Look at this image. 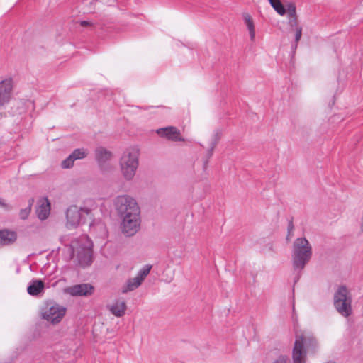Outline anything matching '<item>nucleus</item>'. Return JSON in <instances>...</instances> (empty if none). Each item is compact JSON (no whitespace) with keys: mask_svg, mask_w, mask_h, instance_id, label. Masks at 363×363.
<instances>
[{"mask_svg":"<svg viewBox=\"0 0 363 363\" xmlns=\"http://www.w3.org/2000/svg\"><path fill=\"white\" fill-rule=\"evenodd\" d=\"M297 46H298V43L294 42V43H292V45H291V50H292V52L294 53L295 52V50H296Z\"/></svg>","mask_w":363,"mask_h":363,"instance_id":"nucleus-32","label":"nucleus"},{"mask_svg":"<svg viewBox=\"0 0 363 363\" xmlns=\"http://www.w3.org/2000/svg\"><path fill=\"white\" fill-rule=\"evenodd\" d=\"M156 132L161 137L166 138L172 141H184V139L179 136L180 131L174 126L159 128Z\"/></svg>","mask_w":363,"mask_h":363,"instance_id":"nucleus-12","label":"nucleus"},{"mask_svg":"<svg viewBox=\"0 0 363 363\" xmlns=\"http://www.w3.org/2000/svg\"><path fill=\"white\" fill-rule=\"evenodd\" d=\"M141 282L138 280V278L137 277H135L134 278L129 279L125 286H124L122 289V293L126 294L128 291H133L138 288L141 285Z\"/></svg>","mask_w":363,"mask_h":363,"instance_id":"nucleus-20","label":"nucleus"},{"mask_svg":"<svg viewBox=\"0 0 363 363\" xmlns=\"http://www.w3.org/2000/svg\"><path fill=\"white\" fill-rule=\"evenodd\" d=\"M67 227L68 228H75L80 224H84L77 206H69L66 211Z\"/></svg>","mask_w":363,"mask_h":363,"instance_id":"nucleus-11","label":"nucleus"},{"mask_svg":"<svg viewBox=\"0 0 363 363\" xmlns=\"http://www.w3.org/2000/svg\"><path fill=\"white\" fill-rule=\"evenodd\" d=\"M296 27V33H295V41L296 43H298V41L301 39V35H302V28L300 26H295Z\"/></svg>","mask_w":363,"mask_h":363,"instance_id":"nucleus-27","label":"nucleus"},{"mask_svg":"<svg viewBox=\"0 0 363 363\" xmlns=\"http://www.w3.org/2000/svg\"><path fill=\"white\" fill-rule=\"evenodd\" d=\"M75 160L72 157L71 155H69L66 159H65L61 164V166L64 169H69L73 167L74 162Z\"/></svg>","mask_w":363,"mask_h":363,"instance_id":"nucleus-24","label":"nucleus"},{"mask_svg":"<svg viewBox=\"0 0 363 363\" xmlns=\"http://www.w3.org/2000/svg\"><path fill=\"white\" fill-rule=\"evenodd\" d=\"M94 288L90 284H75L65 289V293L71 296H87L94 293Z\"/></svg>","mask_w":363,"mask_h":363,"instance_id":"nucleus-9","label":"nucleus"},{"mask_svg":"<svg viewBox=\"0 0 363 363\" xmlns=\"http://www.w3.org/2000/svg\"><path fill=\"white\" fill-rule=\"evenodd\" d=\"M139 155L140 150L136 146L130 147L123 152L120 160V167L126 180H131L134 177L139 165Z\"/></svg>","mask_w":363,"mask_h":363,"instance_id":"nucleus-3","label":"nucleus"},{"mask_svg":"<svg viewBox=\"0 0 363 363\" xmlns=\"http://www.w3.org/2000/svg\"><path fill=\"white\" fill-rule=\"evenodd\" d=\"M242 16L250 34V40L254 42L255 39V29L254 22L249 13H243Z\"/></svg>","mask_w":363,"mask_h":363,"instance_id":"nucleus-18","label":"nucleus"},{"mask_svg":"<svg viewBox=\"0 0 363 363\" xmlns=\"http://www.w3.org/2000/svg\"><path fill=\"white\" fill-rule=\"evenodd\" d=\"M16 240V234L8 230H0V245L13 243Z\"/></svg>","mask_w":363,"mask_h":363,"instance_id":"nucleus-15","label":"nucleus"},{"mask_svg":"<svg viewBox=\"0 0 363 363\" xmlns=\"http://www.w3.org/2000/svg\"><path fill=\"white\" fill-rule=\"evenodd\" d=\"M30 211H31L30 205H29L26 208L21 209L19 212V216H20L21 219H22V220L27 219L30 213Z\"/></svg>","mask_w":363,"mask_h":363,"instance_id":"nucleus-26","label":"nucleus"},{"mask_svg":"<svg viewBox=\"0 0 363 363\" xmlns=\"http://www.w3.org/2000/svg\"><path fill=\"white\" fill-rule=\"evenodd\" d=\"M286 6L288 11L289 23L291 27L296 26L297 20L296 5L294 3L290 2L287 4Z\"/></svg>","mask_w":363,"mask_h":363,"instance_id":"nucleus-19","label":"nucleus"},{"mask_svg":"<svg viewBox=\"0 0 363 363\" xmlns=\"http://www.w3.org/2000/svg\"><path fill=\"white\" fill-rule=\"evenodd\" d=\"M66 308L55 303H48L42 311V318L52 324L61 321L65 315Z\"/></svg>","mask_w":363,"mask_h":363,"instance_id":"nucleus-5","label":"nucleus"},{"mask_svg":"<svg viewBox=\"0 0 363 363\" xmlns=\"http://www.w3.org/2000/svg\"><path fill=\"white\" fill-rule=\"evenodd\" d=\"M115 206L122 220V232L127 236L134 235L140 226V210L136 201L128 195L118 196Z\"/></svg>","mask_w":363,"mask_h":363,"instance_id":"nucleus-1","label":"nucleus"},{"mask_svg":"<svg viewBox=\"0 0 363 363\" xmlns=\"http://www.w3.org/2000/svg\"><path fill=\"white\" fill-rule=\"evenodd\" d=\"M218 138H216L212 143H211L210 148L208 151V158L204 161L203 167L206 168L207 166V164L208 162L209 158L212 156L213 150L217 144Z\"/></svg>","mask_w":363,"mask_h":363,"instance_id":"nucleus-25","label":"nucleus"},{"mask_svg":"<svg viewBox=\"0 0 363 363\" xmlns=\"http://www.w3.org/2000/svg\"><path fill=\"white\" fill-rule=\"evenodd\" d=\"M79 24L82 26H91L93 24L92 22L89 21H81L79 22Z\"/></svg>","mask_w":363,"mask_h":363,"instance_id":"nucleus-29","label":"nucleus"},{"mask_svg":"<svg viewBox=\"0 0 363 363\" xmlns=\"http://www.w3.org/2000/svg\"><path fill=\"white\" fill-rule=\"evenodd\" d=\"M97 208V204L94 199H86L83 205L78 208L80 211L81 217L83 220V223H86L87 220L90 221V226L94 225V211Z\"/></svg>","mask_w":363,"mask_h":363,"instance_id":"nucleus-7","label":"nucleus"},{"mask_svg":"<svg viewBox=\"0 0 363 363\" xmlns=\"http://www.w3.org/2000/svg\"><path fill=\"white\" fill-rule=\"evenodd\" d=\"M334 306L337 312L344 317L352 313V296L347 287L340 286L334 295Z\"/></svg>","mask_w":363,"mask_h":363,"instance_id":"nucleus-4","label":"nucleus"},{"mask_svg":"<svg viewBox=\"0 0 363 363\" xmlns=\"http://www.w3.org/2000/svg\"><path fill=\"white\" fill-rule=\"evenodd\" d=\"M13 86V80L11 77L0 81V110L11 101Z\"/></svg>","mask_w":363,"mask_h":363,"instance_id":"nucleus-6","label":"nucleus"},{"mask_svg":"<svg viewBox=\"0 0 363 363\" xmlns=\"http://www.w3.org/2000/svg\"><path fill=\"white\" fill-rule=\"evenodd\" d=\"M74 160L83 159L87 155V150L84 148H77L71 154Z\"/></svg>","mask_w":363,"mask_h":363,"instance_id":"nucleus-23","label":"nucleus"},{"mask_svg":"<svg viewBox=\"0 0 363 363\" xmlns=\"http://www.w3.org/2000/svg\"><path fill=\"white\" fill-rule=\"evenodd\" d=\"M0 206L4 207V208L7 207V204L6 203L4 199L1 197H0Z\"/></svg>","mask_w":363,"mask_h":363,"instance_id":"nucleus-31","label":"nucleus"},{"mask_svg":"<svg viewBox=\"0 0 363 363\" xmlns=\"http://www.w3.org/2000/svg\"><path fill=\"white\" fill-rule=\"evenodd\" d=\"M152 266L151 264L144 265L138 272L137 277L138 280L142 283L145 278L149 274Z\"/></svg>","mask_w":363,"mask_h":363,"instance_id":"nucleus-22","label":"nucleus"},{"mask_svg":"<svg viewBox=\"0 0 363 363\" xmlns=\"http://www.w3.org/2000/svg\"><path fill=\"white\" fill-rule=\"evenodd\" d=\"M92 246L91 241H88L86 246L80 245L77 252L78 263L82 267H87L92 262Z\"/></svg>","mask_w":363,"mask_h":363,"instance_id":"nucleus-10","label":"nucleus"},{"mask_svg":"<svg viewBox=\"0 0 363 363\" xmlns=\"http://www.w3.org/2000/svg\"><path fill=\"white\" fill-rule=\"evenodd\" d=\"M43 289L44 283L41 280L33 279L27 288V291L31 296H38Z\"/></svg>","mask_w":363,"mask_h":363,"instance_id":"nucleus-17","label":"nucleus"},{"mask_svg":"<svg viewBox=\"0 0 363 363\" xmlns=\"http://www.w3.org/2000/svg\"><path fill=\"white\" fill-rule=\"evenodd\" d=\"M50 211V203L47 199L37 208L36 214L40 220H45Z\"/></svg>","mask_w":363,"mask_h":363,"instance_id":"nucleus-16","label":"nucleus"},{"mask_svg":"<svg viewBox=\"0 0 363 363\" xmlns=\"http://www.w3.org/2000/svg\"><path fill=\"white\" fill-rule=\"evenodd\" d=\"M307 351L305 348V338L303 335L297 337L292 350L293 363H303Z\"/></svg>","mask_w":363,"mask_h":363,"instance_id":"nucleus-8","label":"nucleus"},{"mask_svg":"<svg viewBox=\"0 0 363 363\" xmlns=\"http://www.w3.org/2000/svg\"><path fill=\"white\" fill-rule=\"evenodd\" d=\"M269 2L278 14L280 16L286 14V10L280 0H269Z\"/></svg>","mask_w":363,"mask_h":363,"instance_id":"nucleus-21","label":"nucleus"},{"mask_svg":"<svg viewBox=\"0 0 363 363\" xmlns=\"http://www.w3.org/2000/svg\"><path fill=\"white\" fill-rule=\"evenodd\" d=\"M111 152L104 147H98L95 150L96 160L101 168H103L111 157Z\"/></svg>","mask_w":363,"mask_h":363,"instance_id":"nucleus-14","label":"nucleus"},{"mask_svg":"<svg viewBox=\"0 0 363 363\" xmlns=\"http://www.w3.org/2000/svg\"><path fill=\"white\" fill-rule=\"evenodd\" d=\"M126 308L125 302L122 298L115 299L111 305L107 306L109 311L118 318L124 315Z\"/></svg>","mask_w":363,"mask_h":363,"instance_id":"nucleus-13","label":"nucleus"},{"mask_svg":"<svg viewBox=\"0 0 363 363\" xmlns=\"http://www.w3.org/2000/svg\"><path fill=\"white\" fill-rule=\"evenodd\" d=\"M294 229V225H293V222L292 221H290L289 222V224H288V232H289V234L290 233V232H291Z\"/></svg>","mask_w":363,"mask_h":363,"instance_id":"nucleus-30","label":"nucleus"},{"mask_svg":"<svg viewBox=\"0 0 363 363\" xmlns=\"http://www.w3.org/2000/svg\"><path fill=\"white\" fill-rule=\"evenodd\" d=\"M274 363H289V358L286 355H280Z\"/></svg>","mask_w":363,"mask_h":363,"instance_id":"nucleus-28","label":"nucleus"},{"mask_svg":"<svg viewBox=\"0 0 363 363\" xmlns=\"http://www.w3.org/2000/svg\"><path fill=\"white\" fill-rule=\"evenodd\" d=\"M312 255V247L306 238H298L295 240L292 248V266L294 272H297L294 277L296 283L301 276V271L309 262Z\"/></svg>","mask_w":363,"mask_h":363,"instance_id":"nucleus-2","label":"nucleus"}]
</instances>
